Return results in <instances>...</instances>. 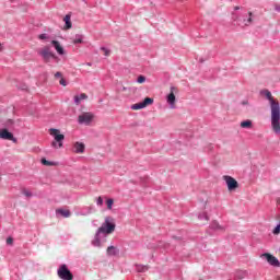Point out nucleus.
I'll list each match as a JSON object with an SVG mask.
<instances>
[{"label":"nucleus","instance_id":"19","mask_svg":"<svg viewBox=\"0 0 280 280\" xmlns=\"http://www.w3.org/2000/svg\"><path fill=\"white\" fill-rule=\"evenodd\" d=\"M141 108H145L142 102L141 103H136L131 106L132 110H141Z\"/></svg>","mask_w":280,"mask_h":280},{"label":"nucleus","instance_id":"22","mask_svg":"<svg viewBox=\"0 0 280 280\" xmlns=\"http://www.w3.org/2000/svg\"><path fill=\"white\" fill-rule=\"evenodd\" d=\"M42 165H46L47 167H51L54 162L47 161L46 159H42Z\"/></svg>","mask_w":280,"mask_h":280},{"label":"nucleus","instance_id":"31","mask_svg":"<svg viewBox=\"0 0 280 280\" xmlns=\"http://www.w3.org/2000/svg\"><path fill=\"white\" fill-rule=\"evenodd\" d=\"M7 244H9L10 246H12V245L14 244V238L8 237V238H7Z\"/></svg>","mask_w":280,"mask_h":280},{"label":"nucleus","instance_id":"21","mask_svg":"<svg viewBox=\"0 0 280 280\" xmlns=\"http://www.w3.org/2000/svg\"><path fill=\"white\" fill-rule=\"evenodd\" d=\"M72 43H73V45L82 44L83 43L82 36L78 35L77 38L72 39Z\"/></svg>","mask_w":280,"mask_h":280},{"label":"nucleus","instance_id":"7","mask_svg":"<svg viewBox=\"0 0 280 280\" xmlns=\"http://www.w3.org/2000/svg\"><path fill=\"white\" fill-rule=\"evenodd\" d=\"M176 93H178V89L172 86L170 94L166 96V102L172 106V108H174L176 104Z\"/></svg>","mask_w":280,"mask_h":280},{"label":"nucleus","instance_id":"8","mask_svg":"<svg viewBox=\"0 0 280 280\" xmlns=\"http://www.w3.org/2000/svg\"><path fill=\"white\" fill-rule=\"evenodd\" d=\"M224 180L228 185L229 191H235V189L240 187V184L237 183V180L231 176H224Z\"/></svg>","mask_w":280,"mask_h":280},{"label":"nucleus","instance_id":"13","mask_svg":"<svg viewBox=\"0 0 280 280\" xmlns=\"http://www.w3.org/2000/svg\"><path fill=\"white\" fill-rule=\"evenodd\" d=\"M84 143H82V142H75L74 143V152L77 153V154H82L83 152H84Z\"/></svg>","mask_w":280,"mask_h":280},{"label":"nucleus","instance_id":"2","mask_svg":"<svg viewBox=\"0 0 280 280\" xmlns=\"http://www.w3.org/2000/svg\"><path fill=\"white\" fill-rule=\"evenodd\" d=\"M115 219L113 217H106L104 223L97 229L96 235H112V233H115L116 229Z\"/></svg>","mask_w":280,"mask_h":280},{"label":"nucleus","instance_id":"29","mask_svg":"<svg viewBox=\"0 0 280 280\" xmlns=\"http://www.w3.org/2000/svg\"><path fill=\"white\" fill-rule=\"evenodd\" d=\"M96 205H98V207H102V205H104V199H102V197H98Z\"/></svg>","mask_w":280,"mask_h":280},{"label":"nucleus","instance_id":"33","mask_svg":"<svg viewBox=\"0 0 280 280\" xmlns=\"http://www.w3.org/2000/svg\"><path fill=\"white\" fill-rule=\"evenodd\" d=\"M55 78H60V79H62V73H61V72H56V73H55Z\"/></svg>","mask_w":280,"mask_h":280},{"label":"nucleus","instance_id":"9","mask_svg":"<svg viewBox=\"0 0 280 280\" xmlns=\"http://www.w3.org/2000/svg\"><path fill=\"white\" fill-rule=\"evenodd\" d=\"M262 257H265V259L268 261L270 266H275L276 268H279L280 262H279V259H277V257H275L269 253L262 254Z\"/></svg>","mask_w":280,"mask_h":280},{"label":"nucleus","instance_id":"36","mask_svg":"<svg viewBox=\"0 0 280 280\" xmlns=\"http://www.w3.org/2000/svg\"><path fill=\"white\" fill-rule=\"evenodd\" d=\"M122 91H126V88H122Z\"/></svg>","mask_w":280,"mask_h":280},{"label":"nucleus","instance_id":"28","mask_svg":"<svg viewBox=\"0 0 280 280\" xmlns=\"http://www.w3.org/2000/svg\"><path fill=\"white\" fill-rule=\"evenodd\" d=\"M249 18L247 20V23L245 25H250V23H253V12H248Z\"/></svg>","mask_w":280,"mask_h":280},{"label":"nucleus","instance_id":"15","mask_svg":"<svg viewBox=\"0 0 280 280\" xmlns=\"http://www.w3.org/2000/svg\"><path fill=\"white\" fill-rule=\"evenodd\" d=\"M56 213L61 215L62 218H71V211L67 209H57Z\"/></svg>","mask_w":280,"mask_h":280},{"label":"nucleus","instance_id":"1","mask_svg":"<svg viewBox=\"0 0 280 280\" xmlns=\"http://www.w3.org/2000/svg\"><path fill=\"white\" fill-rule=\"evenodd\" d=\"M264 95L269 100L270 108H271V127L273 132H280V105L279 101L275 100L272 93L270 91L265 90Z\"/></svg>","mask_w":280,"mask_h":280},{"label":"nucleus","instance_id":"17","mask_svg":"<svg viewBox=\"0 0 280 280\" xmlns=\"http://www.w3.org/2000/svg\"><path fill=\"white\" fill-rule=\"evenodd\" d=\"M241 128H247V129H250L253 128V120H244L241 122Z\"/></svg>","mask_w":280,"mask_h":280},{"label":"nucleus","instance_id":"32","mask_svg":"<svg viewBox=\"0 0 280 280\" xmlns=\"http://www.w3.org/2000/svg\"><path fill=\"white\" fill-rule=\"evenodd\" d=\"M38 38H39V40H46L47 34H40V35L38 36Z\"/></svg>","mask_w":280,"mask_h":280},{"label":"nucleus","instance_id":"16","mask_svg":"<svg viewBox=\"0 0 280 280\" xmlns=\"http://www.w3.org/2000/svg\"><path fill=\"white\" fill-rule=\"evenodd\" d=\"M89 96L85 93L74 96V104L80 105L82 100H88Z\"/></svg>","mask_w":280,"mask_h":280},{"label":"nucleus","instance_id":"14","mask_svg":"<svg viewBox=\"0 0 280 280\" xmlns=\"http://www.w3.org/2000/svg\"><path fill=\"white\" fill-rule=\"evenodd\" d=\"M107 255L109 257H115L116 255H119V249L115 246L107 247Z\"/></svg>","mask_w":280,"mask_h":280},{"label":"nucleus","instance_id":"10","mask_svg":"<svg viewBox=\"0 0 280 280\" xmlns=\"http://www.w3.org/2000/svg\"><path fill=\"white\" fill-rule=\"evenodd\" d=\"M0 139H3L4 141H15L14 135L10 132L8 129H1L0 128Z\"/></svg>","mask_w":280,"mask_h":280},{"label":"nucleus","instance_id":"24","mask_svg":"<svg viewBox=\"0 0 280 280\" xmlns=\"http://www.w3.org/2000/svg\"><path fill=\"white\" fill-rule=\"evenodd\" d=\"M115 203V200H113V199H107L106 200V205H107V209H113V205Z\"/></svg>","mask_w":280,"mask_h":280},{"label":"nucleus","instance_id":"11","mask_svg":"<svg viewBox=\"0 0 280 280\" xmlns=\"http://www.w3.org/2000/svg\"><path fill=\"white\" fill-rule=\"evenodd\" d=\"M52 47H55L57 54H59V56H65V48L62 47V45H60V42L58 40H52L51 42Z\"/></svg>","mask_w":280,"mask_h":280},{"label":"nucleus","instance_id":"35","mask_svg":"<svg viewBox=\"0 0 280 280\" xmlns=\"http://www.w3.org/2000/svg\"><path fill=\"white\" fill-rule=\"evenodd\" d=\"M234 10H240V7H234Z\"/></svg>","mask_w":280,"mask_h":280},{"label":"nucleus","instance_id":"34","mask_svg":"<svg viewBox=\"0 0 280 280\" xmlns=\"http://www.w3.org/2000/svg\"><path fill=\"white\" fill-rule=\"evenodd\" d=\"M0 51H3V46L0 44Z\"/></svg>","mask_w":280,"mask_h":280},{"label":"nucleus","instance_id":"30","mask_svg":"<svg viewBox=\"0 0 280 280\" xmlns=\"http://www.w3.org/2000/svg\"><path fill=\"white\" fill-rule=\"evenodd\" d=\"M59 84H61V86H67V81L65 80V78L61 77V79L59 80Z\"/></svg>","mask_w":280,"mask_h":280},{"label":"nucleus","instance_id":"27","mask_svg":"<svg viewBox=\"0 0 280 280\" xmlns=\"http://www.w3.org/2000/svg\"><path fill=\"white\" fill-rule=\"evenodd\" d=\"M101 51H103L104 56H110V51L108 50V48H101Z\"/></svg>","mask_w":280,"mask_h":280},{"label":"nucleus","instance_id":"4","mask_svg":"<svg viewBox=\"0 0 280 280\" xmlns=\"http://www.w3.org/2000/svg\"><path fill=\"white\" fill-rule=\"evenodd\" d=\"M38 55L43 58L44 62H51V60H58V57L54 51H51V47L45 46L38 50Z\"/></svg>","mask_w":280,"mask_h":280},{"label":"nucleus","instance_id":"12","mask_svg":"<svg viewBox=\"0 0 280 280\" xmlns=\"http://www.w3.org/2000/svg\"><path fill=\"white\" fill-rule=\"evenodd\" d=\"M63 22L66 23L63 30H71V27H73V24L71 23V14H67L63 18Z\"/></svg>","mask_w":280,"mask_h":280},{"label":"nucleus","instance_id":"20","mask_svg":"<svg viewBox=\"0 0 280 280\" xmlns=\"http://www.w3.org/2000/svg\"><path fill=\"white\" fill-rule=\"evenodd\" d=\"M93 246H102V242L100 241V235H95V240L92 242Z\"/></svg>","mask_w":280,"mask_h":280},{"label":"nucleus","instance_id":"23","mask_svg":"<svg viewBox=\"0 0 280 280\" xmlns=\"http://www.w3.org/2000/svg\"><path fill=\"white\" fill-rule=\"evenodd\" d=\"M23 196H25L26 198H32V191H30L28 189H23L22 190Z\"/></svg>","mask_w":280,"mask_h":280},{"label":"nucleus","instance_id":"5","mask_svg":"<svg viewBox=\"0 0 280 280\" xmlns=\"http://www.w3.org/2000/svg\"><path fill=\"white\" fill-rule=\"evenodd\" d=\"M57 275L59 279L73 280V273H71V270H69V267H67V265H61L57 270Z\"/></svg>","mask_w":280,"mask_h":280},{"label":"nucleus","instance_id":"3","mask_svg":"<svg viewBox=\"0 0 280 280\" xmlns=\"http://www.w3.org/2000/svg\"><path fill=\"white\" fill-rule=\"evenodd\" d=\"M49 136L54 137L55 141L51 142V148L58 150L62 148V142L65 141V135L60 133V129L50 128Z\"/></svg>","mask_w":280,"mask_h":280},{"label":"nucleus","instance_id":"18","mask_svg":"<svg viewBox=\"0 0 280 280\" xmlns=\"http://www.w3.org/2000/svg\"><path fill=\"white\" fill-rule=\"evenodd\" d=\"M152 104H154V98H150V97H145L144 101L142 102V105L144 106V108Z\"/></svg>","mask_w":280,"mask_h":280},{"label":"nucleus","instance_id":"6","mask_svg":"<svg viewBox=\"0 0 280 280\" xmlns=\"http://www.w3.org/2000/svg\"><path fill=\"white\" fill-rule=\"evenodd\" d=\"M93 119H95L93 113H83L78 117L79 124H85V126H89Z\"/></svg>","mask_w":280,"mask_h":280},{"label":"nucleus","instance_id":"26","mask_svg":"<svg viewBox=\"0 0 280 280\" xmlns=\"http://www.w3.org/2000/svg\"><path fill=\"white\" fill-rule=\"evenodd\" d=\"M273 235H280V224H278L273 231H272Z\"/></svg>","mask_w":280,"mask_h":280},{"label":"nucleus","instance_id":"25","mask_svg":"<svg viewBox=\"0 0 280 280\" xmlns=\"http://www.w3.org/2000/svg\"><path fill=\"white\" fill-rule=\"evenodd\" d=\"M138 84H143V82H145V77L143 75H139L137 79Z\"/></svg>","mask_w":280,"mask_h":280}]
</instances>
